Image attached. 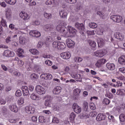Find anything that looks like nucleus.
I'll return each mask as SVG.
<instances>
[{
    "mask_svg": "<svg viewBox=\"0 0 125 125\" xmlns=\"http://www.w3.org/2000/svg\"><path fill=\"white\" fill-rule=\"evenodd\" d=\"M56 29L58 32L62 34L64 38L75 37L77 34V30L71 26H68L66 28L62 24H60L57 26Z\"/></svg>",
    "mask_w": 125,
    "mask_h": 125,
    "instance_id": "f257e3e1",
    "label": "nucleus"
},
{
    "mask_svg": "<svg viewBox=\"0 0 125 125\" xmlns=\"http://www.w3.org/2000/svg\"><path fill=\"white\" fill-rule=\"evenodd\" d=\"M52 46L55 49H65L66 48V44L63 42L55 41L52 43Z\"/></svg>",
    "mask_w": 125,
    "mask_h": 125,
    "instance_id": "f03ea898",
    "label": "nucleus"
},
{
    "mask_svg": "<svg viewBox=\"0 0 125 125\" xmlns=\"http://www.w3.org/2000/svg\"><path fill=\"white\" fill-rule=\"evenodd\" d=\"M107 53H108V52L105 49L98 50L94 52L93 55L95 57H97V58H102V57L105 56Z\"/></svg>",
    "mask_w": 125,
    "mask_h": 125,
    "instance_id": "7ed1b4c3",
    "label": "nucleus"
},
{
    "mask_svg": "<svg viewBox=\"0 0 125 125\" xmlns=\"http://www.w3.org/2000/svg\"><path fill=\"white\" fill-rule=\"evenodd\" d=\"M76 28L80 31V33L81 35H83L84 32H85V29H84V26H83V23H80L79 22H76L75 24Z\"/></svg>",
    "mask_w": 125,
    "mask_h": 125,
    "instance_id": "20e7f679",
    "label": "nucleus"
},
{
    "mask_svg": "<svg viewBox=\"0 0 125 125\" xmlns=\"http://www.w3.org/2000/svg\"><path fill=\"white\" fill-rule=\"evenodd\" d=\"M35 90L36 93L40 95H42L45 94V89L41 85H37L36 87Z\"/></svg>",
    "mask_w": 125,
    "mask_h": 125,
    "instance_id": "39448f33",
    "label": "nucleus"
},
{
    "mask_svg": "<svg viewBox=\"0 0 125 125\" xmlns=\"http://www.w3.org/2000/svg\"><path fill=\"white\" fill-rule=\"evenodd\" d=\"M110 19L116 22V23H120L121 21H123V17L120 15H112L110 16Z\"/></svg>",
    "mask_w": 125,
    "mask_h": 125,
    "instance_id": "423d86ee",
    "label": "nucleus"
},
{
    "mask_svg": "<svg viewBox=\"0 0 125 125\" xmlns=\"http://www.w3.org/2000/svg\"><path fill=\"white\" fill-rule=\"evenodd\" d=\"M72 109L76 114H80L82 112V107L77 103H74L72 105Z\"/></svg>",
    "mask_w": 125,
    "mask_h": 125,
    "instance_id": "0eeeda50",
    "label": "nucleus"
},
{
    "mask_svg": "<svg viewBox=\"0 0 125 125\" xmlns=\"http://www.w3.org/2000/svg\"><path fill=\"white\" fill-rule=\"evenodd\" d=\"M45 3L46 5H52L54 7H55L56 5H58L59 0H47Z\"/></svg>",
    "mask_w": 125,
    "mask_h": 125,
    "instance_id": "6e6552de",
    "label": "nucleus"
},
{
    "mask_svg": "<svg viewBox=\"0 0 125 125\" xmlns=\"http://www.w3.org/2000/svg\"><path fill=\"white\" fill-rule=\"evenodd\" d=\"M41 78L43 79L45 81H51V79L53 78L52 75L50 73H43L41 75Z\"/></svg>",
    "mask_w": 125,
    "mask_h": 125,
    "instance_id": "1a4fd4ad",
    "label": "nucleus"
},
{
    "mask_svg": "<svg viewBox=\"0 0 125 125\" xmlns=\"http://www.w3.org/2000/svg\"><path fill=\"white\" fill-rule=\"evenodd\" d=\"M55 37H56V33H51V35H49L46 38V41L48 42H52L53 41H55Z\"/></svg>",
    "mask_w": 125,
    "mask_h": 125,
    "instance_id": "9d476101",
    "label": "nucleus"
},
{
    "mask_svg": "<svg viewBox=\"0 0 125 125\" xmlns=\"http://www.w3.org/2000/svg\"><path fill=\"white\" fill-rule=\"evenodd\" d=\"M29 35L31 37H34L35 38H40L42 36L41 32L38 30H31L29 32Z\"/></svg>",
    "mask_w": 125,
    "mask_h": 125,
    "instance_id": "9b49d317",
    "label": "nucleus"
},
{
    "mask_svg": "<svg viewBox=\"0 0 125 125\" xmlns=\"http://www.w3.org/2000/svg\"><path fill=\"white\" fill-rule=\"evenodd\" d=\"M44 30L46 31V32H51L52 31H54V30H55V27L53 24H46L44 27Z\"/></svg>",
    "mask_w": 125,
    "mask_h": 125,
    "instance_id": "f8f14e48",
    "label": "nucleus"
},
{
    "mask_svg": "<svg viewBox=\"0 0 125 125\" xmlns=\"http://www.w3.org/2000/svg\"><path fill=\"white\" fill-rule=\"evenodd\" d=\"M44 98L46 99L44 102V105L46 107H51V101H50L51 96L47 95L44 97Z\"/></svg>",
    "mask_w": 125,
    "mask_h": 125,
    "instance_id": "ddd939ff",
    "label": "nucleus"
},
{
    "mask_svg": "<svg viewBox=\"0 0 125 125\" xmlns=\"http://www.w3.org/2000/svg\"><path fill=\"white\" fill-rule=\"evenodd\" d=\"M4 56L6 57H14L15 56V53L13 51H11L10 50H5L3 53Z\"/></svg>",
    "mask_w": 125,
    "mask_h": 125,
    "instance_id": "4468645a",
    "label": "nucleus"
},
{
    "mask_svg": "<svg viewBox=\"0 0 125 125\" xmlns=\"http://www.w3.org/2000/svg\"><path fill=\"white\" fill-rule=\"evenodd\" d=\"M25 111L27 114H34L35 109L34 107H33L32 106H27L25 108Z\"/></svg>",
    "mask_w": 125,
    "mask_h": 125,
    "instance_id": "2eb2a0df",
    "label": "nucleus"
},
{
    "mask_svg": "<svg viewBox=\"0 0 125 125\" xmlns=\"http://www.w3.org/2000/svg\"><path fill=\"white\" fill-rule=\"evenodd\" d=\"M66 44L69 48H73L75 46V42L70 39H67L66 40Z\"/></svg>",
    "mask_w": 125,
    "mask_h": 125,
    "instance_id": "dca6fc26",
    "label": "nucleus"
},
{
    "mask_svg": "<svg viewBox=\"0 0 125 125\" xmlns=\"http://www.w3.org/2000/svg\"><path fill=\"white\" fill-rule=\"evenodd\" d=\"M61 57H62V59H70V58H71V53L69 52H62L61 54Z\"/></svg>",
    "mask_w": 125,
    "mask_h": 125,
    "instance_id": "f3484780",
    "label": "nucleus"
},
{
    "mask_svg": "<svg viewBox=\"0 0 125 125\" xmlns=\"http://www.w3.org/2000/svg\"><path fill=\"white\" fill-rule=\"evenodd\" d=\"M73 79H75L77 82H82V76L81 74L72 73L70 74Z\"/></svg>",
    "mask_w": 125,
    "mask_h": 125,
    "instance_id": "a211bd4d",
    "label": "nucleus"
},
{
    "mask_svg": "<svg viewBox=\"0 0 125 125\" xmlns=\"http://www.w3.org/2000/svg\"><path fill=\"white\" fill-rule=\"evenodd\" d=\"M20 17L22 18L23 20H29L30 19V16L27 13L21 12L20 13Z\"/></svg>",
    "mask_w": 125,
    "mask_h": 125,
    "instance_id": "6ab92c4d",
    "label": "nucleus"
},
{
    "mask_svg": "<svg viewBox=\"0 0 125 125\" xmlns=\"http://www.w3.org/2000/svg\"><path fill=\"white\" fill-rule=\"evenodd\" d=\"M68 13H69V11L67 10H61L59 12L60 16L62 18H67Z\"/></svg>",
    "mask_w": 125,
    "mask_h": 125,
    "instance_id": "aec40b11",
    "label": "nucleus"
},
{
    "mask_svg": "<svg viewBox=\"0 0 125 125\" xmlns=\"http://www.w3.org/2000/svg\"><path fill=\"white\" fill-rule=\"evenodd\" d=\"M114 37L115 39H117V40H119V41H123L125 38L124 35L120 32H116L114 34Z\"/></svg>",
    "mask_w": 125,
    "mask_h": 125,
    "instance_id": "412c9836",
    "label": "nucleus"
},
{
    "mask_svg": "<svg viewBox=\"0 0 125 125\" xmlns=\"http://www.w3.org/2000/svg\"><path fill=\"white\" fill-rule=\"evenodd\" d=\"M21 89L23 96H28L29 95V89L27 86H22Z\"/></svg>",
    "mask_w": 125,
    "mask_h": 125,
    "instance_id": "4be33fe9",
    "label": "nucleus"
},
{
    "mask_svg": "<svg viewBox=\"0 0 125 125\" xmlns=\"http://www.w3.org/2000/svg\"><path fill=\"white\" fill-rule=\"evenodd\" d=\"M107 61H106V59H102L99 60L97 63H96V67H98V68L100 67L101 66H102L103 64H105Z\"/></svg>",
    "mask_w": 125,
    "mask_h": 125,
    "instance_id": "5701e85b",
    "label": "nucleus"
},
{
    "mask_svg": "<svg viewBox=\"0 0 125 125\" xmlns=\"http://www.w3.org/2000/svg\"><path fill=\"white\" fill-rule=\"evenodd\" d=\"M6 18L8 19V20H11V18L12 17V12H11V10L8 9L6 11Z\"/></svg>",
    "mask_w": 125,
    "mask_h": 125,
    "instance_id": "b1692460",
    "label": "nucleus"
},
{
    "mask_svg": "<svg viewBox=\"0 0 125 125\" xmlns=\"http://www.w3.org/2000/svg\"><path fill=\"white\" fill-rule=\"evenodd\" d=\"M106 119V116L103 114V113H99L96 117V120L98 122H101Z\"/></svg>",
    "mask_w": 125,
    "mask_h": 125,
    "instance_id": "393cba45",
    "label": "nucleus"
},
{
    "mask_svg": "<svg viewBox=\"0 0 125 125\" xmlns=\"http://www.w3.org/2000/svg\"><path fill=\"white\" fill-rule=\"evenodd\" d=\"M61 89H62V88L59 86H57L54 88V89L53 90V93L54 94L58 95L60 94V92H61Z\"/></svg>",
    "mask_w": 125,
    "mask_h": 125,
    "instance_id": "a878e982",
    "label": "nucleus"
},
{
    "mask_svg": "<svg viewBox=\"0 0 125 125\" xmlns=\"http://www.w3.org/2000/svg\"><path fill=\"white\" fill-rule=\"evenodd\" d=\"M9 109L12 112H14V113H17V112H18V108L17 106L15 104L10 105Z\"/></svg>",
    "mask_w": 125,
    "mask_h": 125,
    "instance_id": "bb28decb",
    "label": "nucleus"
},
{
    "mask_svg": "<svg viewBox=\"0 0 125 125\" xmlns=\"http://www.w3.org/2000/svg\"><path fill=\"white\" fill-rule=\"evenodd\" d=\"M39 122H40L41 124H44V123L46 122L47 118L45 116H40L38 118Z\"/></svg>",
    "mask_w": 125,
    "mask_h": 125,
    "instance_id": "cd10ccee",
    "label": "nucleus"
},
{
    "mask_svg": "<svg viewBox=\"0 0 125 125\" xmlns=\"http://www.w3.org/2000/svg\"><path fill=\"white\" fill-rule=\"evenodd\" d=\"M17 52H18V55L19 57H21V58H23L24 57V50L22 48H19L17 50Z\"/></svg>",
    "mask_w": 125,
    "mask_h": 125,
    "instance_id": "c85d7f7f",
    "label": "nucleus"
},
{
    "mask_svg": "<svg viewBox=\"0 0 125 125\" xmlns=\"http://www.w3.org/2000/svg\"><path fill=\"white\" fill-rule=\"evenodd\" d=\"M118 62L121 65H125V55L121 56L118 59Z\"/></svg>",
    "mask_w": 125,
    "mask_h": 125,
    "instance_id": "c756f323",
    "label": "nucleus"
},
{
    "mask_svg": "<svg viewBox=\"0 0 125 125\" xmlns=\"http://www.w3.org/2000/svg\"><path fill=\"white\" fill-rule=\"evenodd\" d=\"M29 52L33 55H39L40 54V51L35 48L29 49Z\"/></svg>",
    "mask_w": 125,
    "mask_h": 125,
    "instance_id": "7c9ffc66",
    "label": "nucleus"
},
{
    "mask_svg": "<svg viewBox=\"0 0 125 125\" xmlns=\"http://www.w3.org/2000/svg\"><path fill=\"white\" fill-rule=\"evenodd\" d=\"M106 67L107 68V69H108V70L113 71L115 69V66L114 63H107Z\"/></svg>",
    "mask_w": 125,
    "mask_h": 125,
    "instance_id": "2f4dec72",
    "label": "nucleus"
},
{
    "mask_svg": "<svg viewBox=\"0 0 125 125\" xmlns=\"http://www.w3.org/2000/svg\"><path fill=\"white\" fill-rule=\"evenodd\" d=\"M25 68L27 70V71H31L33 68V63L27 62L25 65Z\"/></svg>",
    "mask_w": 125,
    "mask_h": 125,
    "instance_id": "473e14b6",
    "label": "nucleus"
},
{
    "mask_svg": "<svg viewBox=\"0 0 125 125\" xmlns=\"http://www.w3.org/2000/svg\"><path fill=\"white\" fill-rule=\"evenodd\" d=\"M27 42L26 38L22 36L19 37V42L21 44H25Z\"/></svg>",
    "mask_w": 125,
    "mask_h": 125,
    "instance_id": "72a5a7b5",
    "label": "nucleus"
},
{
    "mask_svg": "<svg viewBox=\"0 0 125 125\" xmlns=\"http://www.w3.org/2000/svg\"><path fill=\"white\" fill-rule=\"evenodd\" d=\"M81 119H87L89 118L88 112L85 110L81 114Z\"/></svg>",
    "mask_w": 125,
    "mask_h": 125,
    "instance_id": "f704fd0d",
    "label": "nucleus"
},
{
    "mask_svg": "<svg viewBox=\"0 0 125 125\" xmlns=\"http://www.w3.org/2000/svg\"><path fill=\"white\" fill-rule=\"evenodd\" d=\"M82 90L81 89L76 88L73 90V94L74 96H79L80 95V93H81Z\"/></svg>",
    "mask_w": 125,
    "mask_h": 125,
    "instance_id": "c9c22d12",
    "label": "nucleus"
},
{
    "mask_svg": "<svg viewBox=\"0 0 125 125\" xmlns=\"http://www.w3.org/2000/svg\"><path fill=\"white\" fill-rule=\"evenodd\" d=\"M5 2L10 5H14L15 3L17 2L16 0H4Z\"/></svg>",
    "mask_w": 125,
    "mask_h": 125,
    "instance_id": "e433bc0d",
    "label": "nucleus"
},
{
    "mask_svg": "<svg viewBox=\"0 0 125 125\" xmlns=\"http://www.w3.org/2000/svg\"><path fill=\"white\" fill-rule=\"evenodd\" d=\"M116 94H117V95H121V96H124L125 95V90L120 89L116 92Z\"/></svg>",
    "mask_w": 125,
    "mask_h": 125,
    "instance_id": "4c0bfd02",
    "label": "nucleus"
},
{
    "mask_svg": "<svg viewBox=\"0 0 125 125\" xmlns=\"http://www.w3.org/2000/svg\"><path fill=\"white\" fill-rule=\"evenodd\" d=\"M43 16L45 19L48 20V19H51L52 15L50 13H47L46 12H44L43 13Z\"/></svg>",
    "mask_w": 125,
    "mask_h": 125,
    "instance_id": "58836bf2",
    "label": "nucleus"
},
{
    "mask_svg": "<svg viewBox=\"0 0 125 125\" xmlns=\"http://www.w3.org/2000/svg\"><path fill=\"white\" fill-rule=\"evenodd\" d=\"M88 43L91 47H93V48H95V47H96V42H95L92 41V40H89L88 41Z\"/></svg>",
    "mask_w": 125,
    "mask_h": 125,
    "instance_id": "ea45409f",
    "label": "nucleus"
},
{
    "mask_svg": "<svg viewBox=\"0 0 125 125\" xmlns=\"http://www.w3.org/2000/svg\"><path fill=\"white\" fill-rule=\"evenodd\" d=\"M97 24L95 22H91L89 23V27L91 29H96V28H97Z\"/></svg>",
    "mask_w": 125,
    "mask_h": 125,
    "instance_id": "a19ab883",
    "label": "nucleus"
},
{
    "mask_svg": "<svg viewBox=\"0 0 125 125\" xmlns=\"http://www.w3.org/2000/svg\"><path fill=\"white\" fill-rule=\"evenodd\" d=\"M30 98L32 100H39L40 98L39 96H37L35 94H32L30 96Z\"/></svg>",
    "mask_w": 125,
    "mask_h": 125,
    "instance_id": "79ce46f5",
    "label": "nucleus"
},
{
    "mask_svg": "<svg viewBox=\"0 0 125 125\" xmlns=\"http://www.w3.org/2000/svg\"><path fill=\"white\" fill-rule=\"evenodd\" d=\"M83 107L84 109V110L86 111L87 113H88V103L87 102H84L83 104Z\"/></svg>",
    "mask_w": 125,
    "mask_h": 125,
    "instance_id": "37998d69",
    "label": "nucleus"
},
{
    "mask_svg": "<svg viewBox=\"0 0 125 125\" xmlns=\"http://www.w3.org/2000/svg\"><path fill=\"white\" fill-rule=\"evenodd\" d=\"M74 61L76 62V63H80V62H82L83 61V58L80 57H76L74 58Z\"/></svg>",
    "mask_w": 125,
    "mask_h": 125,
    "instance_id": "c03bdc74",
    "label": "nucleus"
},
{
    "mask_svg": "<svg viewBox=\"0 0 125 125\" xmlns=\"http://www.w3.org/2000/svg\"><path fill=\"white\" fill-rule=\"evenodd\" d=\"M119 119L120 122H122V123L125 122V113L121 114L119 116Z\"/></svg>",
    "mask_w": 125,
    "mask_h": 125,
    "instance_id": "a18cd8bd",
    "label": "nucleus"
},
{
    "mask_svg": "<svg viewBox=\"0 0 125 125\" xmlns=\"http://www.w3.org/2000/svg\"><path fill=\"white\" fill-rule=\"evenodd\" d=\"M0 23L3 27H4V28H6V27H7V25H6V21H5L3 18L1 19Z\"/></svg>",
    "mask_w": 125,
    "mask_h": 125,
    "instance_id": "49530a36",
    "label": "nucleus"
},
{
    "mask_svg": "<svg viewBox=\"0 0 125 125\" xmlns=\"http://www.w3.org/2000/svg\"><path fill=\"white\" fill-rule=\"evenodd\" d=\"M75 119H76V114L74 112H72L69 116V119L70 121H75Z\"/></svg>",
    "mask_w": 125,
    "mask_h": 125,
    "instance_id": "de8ad7c7",
    "label": "nucleus"
},
{
    "mask_svg": "<svg viewBox=\"0 0 125 125\" xmlns=\"http://www.w3.org/2000/svg\"><path fill=\"white\" fill-rule=\"evenodd\" d=\"M97 115V112L95 111H92L90 112L89 114V116L90 117H91V118L96 117Z\"/></svg>",
    "mask_w": 125,
    "mask_h": 125,
    "instance_id": "09e8293b",
    "label": "nucleus"
},
{
    "mask_svg": "<svg viewBox=\"0 0 125 125\" xmlns=\"http://www.w3.org/2000/svg\"><path fill=\"white\" fill-rule=\"evenodd\" d=\"M15 95L17 97H20L22 96V92L20 90H17L15 92Z\"/></svg>",
    "mask_w": 125,
    "mask_h": 125,
    "instance_id": "8fccbe9b",
    "label": "nucleus"
},
{
    "mask_svg": "<svg viewBox=\"0 0 125 125\" xmlns=\"http://www.w3.org/2000/svg\"><path fill=\"white\" fill-rule=\"evenodd\" d=\"M98 45H103L104 44V40L102 38H100L98 40Z\"/></svg>",
    "mask_w": 125,
    "mask_h": 125,
    "instance_id": "3c124183",
    "label": "nucleus"
},
{
    "mask_svg": "<svg viewBox=\"0 0 125 125\" xmlns=\"http://www.w3.org/2000/svg\"><path fill=\"white\" fill-rule=\"evenodd\" d=\"M103 103L105 105H108V104H110V100L107 98H104L103 101Z\"/></svg>",
    "mask_w": 125,
    "mask_h": 125,
    "instance_id": "603ef678",
    "label": "nucleus"
},
{
    "mask_svg": "<svg viewBox=\"0 0 125 125\" xmlns=\"http://www.w3.org/2000/svg\"><path fill=\"white\" fill-rule=\"evenodd\" d=\"M24 99L23 98H20L18 101V104L19 105H22V104H24Z\"/></svg>",
    "mask_w": 125,
    "mask_h": 125,
    "instance_id": "864d4df0",
    "label": "nucleus"
},
{
    "mask_svg": "<svg viewBox=\"0 0 125 125\" xmlns=\"http://www.w3.org/2000/svg\"><path fill=\"white\" fill-rule=\"evenodd\" d=\"M89 107L91 110H95V109H96L95 104H94L93 103H90Z\"/></svg>",
    "mask_w": 125,
    "mask_h": 125,
    "instance_id": "5fc2aeb1",
    "label": "nucleus"
},
{
    "mask_svg": "<svg viewBox=\"0 0 125 125\" xmlns=\"http://www.w3.org/2000/svg\"><path fill=\"white\" fill-rule=\"evenodd\" d=\"M86 33H87V35H88V36H93L95 35V33H94V30H92V31L88 30L87 31Z\"/></svg>",
    "mask_w": 125,
    "mask_h": 125,
    "instance_id": "6e6d98bb",
    "label": "nucleus"
},
{
    "mask_svg": "<svg viewBox=\"0 0 125 125\" xmlns=\"http://www.w3.org/2000/svg\"><path fill=\"white\" fill-rule=\"evenodd\" d=\"M52 123L54 124H59V119L57 117H53L52 119Z\"/></svg>",
    "mask_w": 125,
    "mask_h": 125,
    "instance_id": "4d7b16f0",
    "label": "nucleus"
},
{
    "mask_svg": "<svg viewBox=\"0 0 125 125\" xmlns=\"http://www.w3.org/2000/svg\"><path fill=\"white\" fill-rule=\"evenodd\" d=\"M2 113L5 115L7 113V107L6 106H4L2 107V110H1Z\"/></svg>",
    "mask_w": 125,
    "mask_h": 125,
    "instance_id": "13d9d810",
    "label": "nucleus"
},
{
    "mask_svg": "<svg viewBox=\"0 0 125 125\" xmlns=\"http://www.w3.org/2000/svg\"><path fill=\"white\" fill-rule=\"evenodd\" d=\"M11 37L8 36L5 39V42H6V43H10V42H11Z\"/></svg>",
    "mask_w": 125,
    "mask_h": 125,
    "instance_id": "bf43d9fd",
    "label": "nucleus"
},
{
    "mask_svg": "<svg viewBox=\"0 0 125 125\" xmlns=\"http://www.w3.org/2000/svg\"><path fill=\"white\" fill-rule=\"evenodd\" d=\"M38 75L35 73H33L31 75V78L32 80H37V79H38Z\"/></svg>",
    "mask_w": 125,
    "mask_h": 125,
    "instance_id": "052dcab7",
    "label": "nucleus"
},
{
    "mask_svg": "<svg viewBox=\"0 0 125 125\" xmlns=\"http://www.w3.org/2000/svg\"><path fill=\"white\" fill-rule=\"evenodd\" d=\"M45 63L48 66H51V65H52V62H51V61L47 60L45 61Z\"/></svg>",
    "mask_w": 125,
    "mask_h": 125,
    "instance_id": "680f3d73",
    "label": "nucleus"
},
{
    "mask_svg": "<svg viewBox=\"0 0 125 125\" xmlns=\"http://www.w3.org/2000/svg\"><path fill=\"white\" fill-rule=\"evenodd\" d=\"M6 103V101L3 99L0 98V105H4Z\"/></svg>",
    "mask_w": 125,
    "mask_h": 125,
    "instance_id": "e2e57ef3",
    "label": "nucleus"
},
{
    "mask_svg": "<svg viewBox=\"0 0 125 125\" xmlns=\"http://www.w3.org/2000/svg\"><path fill=\"white\" fill-rule=\"evenodd\" d=\"M18 64L21 67H22L24 65V62L21 60H18Z\"/></svg>",
    "mask_w": 125,
    "mask_h": 125,
    "instance_id": "0e129e2a",
    "label": "nucleus"
},
{
    "mask_svg": "<svg viewBox=\"0 0 125 125\" xmlns=\"http://www.w3.org/2000/svg\"><path fill=\"white\" fill-rule=\"evenodd\" d=\"M66 2L68 3H76L77 2V0H65Z\"/></svg>",
    "mask_w": 125,
    "mask_h": 125,
    "instance_id": "69168bd1",
    "label": "nucleus"
},
{
    "mask_svg": "<svg viewBox=\"0 0 125 125\" xmlns=\"http://www.w3.org/2000/svg\"><path fill=\"white\" fill-rule=\"evenodd\" d=\"M18 36L17 35H15L13 36L12 37V41H18Z\"/></svg>",
    "mask_w": 125,
    "mask_h": 125,
    "instance_id": "338daca9",
    "label": "nucleus"
},
{
    "mask_svg": "<svg viewBox=\"0 0 125 125\" xmlns=\"http://www.w3.org/2000/svg\"><path fill=\"white\" fill-rule=\"evenodd\" d=\"M31 120L32 122H37L38 121V117L36 116H32Z\"/></svg>",
    "mask_w": 125,
    "mask_h": 125,
    "instance_id": "774afa93",
    "label": "nucleus"
}]
</instances>
